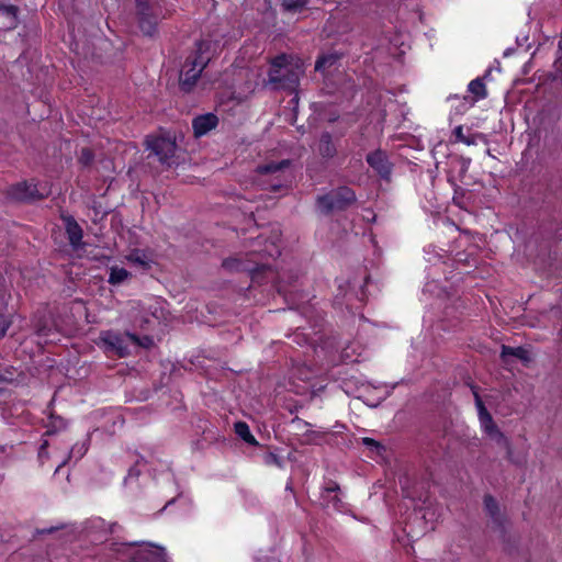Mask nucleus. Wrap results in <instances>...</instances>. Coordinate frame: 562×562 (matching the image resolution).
<instances>
[{
    "label": "nucleus",
    "mask_w": 562,
    "mask_h": 562,
    "mask_svg": "<svg viewBox=\"0 0 562 562\" xmlns=\"http://www.w3.org/2000/svg\"><path fill=\"white\" fill-rule=\"evenodd\" d=\"M304 69L300 63L292 64L285 55L276 57L269 70V82L278 89L294 90Z\"/></svg>",
    "instance_id": "f257e3e1"
},
{
    "label": "nucleus",
    "mask_w": 562,
    "mask_h": 562,
    "mask_svg": "<svg viewBox=\"0 0 562 562\" xmlns=\"http://www.w3.org/2000/svg\"><path fill=\"white\" fill-rule=\"evenodd\" d=\"M211 47V42L202 41L198 44L196 53L194 56L188 57L181 72L180 86L183 91H190L195 85L201 72L211 59L207 54Z\"/></svg>",
    "instance_id": "f03ea898"
},
{
    "label": "nucleus",
    "mask_w": 562,
    "mask_h": 562,
    "mask_svg": "<svg viewBox=\"0 0 562 562\" xmlns=\"http://www.w3.org/2000/svg\"><path fill=\"white\" fill-rule=\"evenodd\" d=\"M475 403L479 411V418L481 422L482 427L484 430L488 434V436L495 440L499 446H502L506 450V458L513 462L517 463L516 460L513 458V447L510 441L507 437L504 436V434L497 428L495 425L492 415L487 412L485 408L482 400L480 396L475 393Z\"/></svg>",
    "instance_id": "7ed1b4c3"
},
{
    "label": "nucleus",
    "mask_w": 562,
    "mask_h": 562,
    "mask_svg": "<svg viewBox=\"0 0 562 562\" xmlns=\"http://www.w3.org/2000/svg\"><path fill=\"white\" fill-rule=\"evenodd\" d=\"M135 1L139 27L145 35L153 36L156 33L158 21L164 18L161 8L156 1Z\"/></svg>",
    "instance_id": "20e7f679"
},
{
    "label": "nucleus",
    "mask_w": 562,
    "mask_h": 562,
    "mask_svg": "<svg viewBox=\"0 0 562 562\" xmlns=\"http://www.w3.org/2000/svg\"><path fill=\"white\" fill-rule=\"evenodd\" d=\"M356 193L348 187H340L337 190L317 198V206L321 212L328 214L336 210H345L356 202Z\"/></svg>",
    "instance_id": "39448f33"
},
{
    "label": "nucleus",
    "mask_w": 562,
    "mask_h": 562,
    "mask_svg": "<svg viewBox=\"0 0 562 562\" xmlns=\"http://www.w3.org/2000/svg\"><path fill=\"white\" fill-rule=\"evenodd\" d=\"M145 144L147 149L157 157L161 165L170 167L175 164L177 145L171 136H147Z\"/></svg>",
    "instance_id": "423d86ee"
},
{
    "label": "nucleus",
    "mask_w": 562,
    "mask_h": 562,
    "mask_svg": "<svg viewBox=\"0 0 562 562\" xmlns=\"http://www.w3.org/2000/svg\"><path fill=\"white\" fill-rule=\"evenodd\" d=\"M101 341L104 344L108 352H113L117 357L130 355V345H140V338L131 333H116L108 330L101 334Z\"/></svg>",
    "instance_id": "0eeeda50"
},
{
    "label": "nucleus",
    "mask_w": 562,
    "mask_h": 562,
    "mask_svg": "<svg viewBox=\"0 0 562 562\" xmlns=\"http://www.w3.org/2000/svg\"><path fill=\"white\" fill-rule=\"evenodd\" d=\"M291 161L288 159L281 160L279 162H268L265 165H260L257 167V172L259 175H271L274 176V179L278 180V183L272 184V190H279L283 187V182L286 181V177L284 176L285 170L289 169Z\"/></svg>",
    "instance_id": "6e6552de"
},
{
    "label": "nucleus",
    "mask_w": 562,
    "mask_h": 562,
    "mask_svg": "<svg viewBox=\"0 0 562 562\" xmlns=\"http://www.w3.org/2000/svg\"><path fill=\"white\" fill-rule=\"evenodd\" d=\"M46 194V190L41 191L36 184L26 182L18 183L9 190V195L18 201L43 199Z\"/></svg>",
    "instance_id": "1a4fd4ad"
},
{
    "label": "nucleus",
    "mask_w": 562,
    "mask_h": 562,
    "mask_svg": "<svg viewBox=\"0 0 562 562\" xmlns=\"http://www.w3.org/2000/svg\"><path fill=\"white\" fill-rule=\"evenodd\" d=\"M367 162L373 168L382 178H389L392 171V165L389 161L386 154L380 149L367 156Z\"/></svg>",
    "instance_id": "9d476101"
},
{
    "label": "nucleus",
    "mask_w": 562,
    "mask_h": 562,
    "mask_svg": "<svg viewBox=\"0 0 562 562\" xmlns=\"http://www.w3.org/2000/svg\"><path fill=\"white\" fill-rule=\"evenodd\" d=\"M217 123H218L217 116L212 113H207V114L195 117L192 122L194 135L196 137L205 135L207 132L213 130L217 125Z\"/></svg>",
    "instance_id": "9b49d317"
},
{
    "label": "nucleus",
    "mask_w": 562,
    "mask_h": 562,
    "mask_svg": "<svg viewBox=\"0 0 562 562\" xmlns=\"http://www.w3.org/2000/svg\"><path fill=\"white\" fill-rule=\"evenodd\" d=\"M66 232L71 247L78 249L82 240V229L71 217L66 220Z\"/></svg>",
    "instance_id": "f8f14e48"
},
{
    "label": "nucleus",
    "mask_w": 562,
    "mask_h": 562,
    "mask_svg": "<svg viewBox=\"0 0 562 562\" xmlns=\"http://www.w3.org/2000/svg\"><path fill=\"white\" fill-rule=\"evenodd\" d=\"M336 146L330 134L324 133L319 138L318 153L324 158H333L336 155Z\"/></svg>",
    "instance_id": "ddd939ff"
},
{
    "label": "nucleus",
    "mask_w": 562,
    "mask_h": 562,
    "mask_svg": "<svg viewBox=\"0 0 562 562\" xmlns=\"http://www.w3.org/2000/svg\"><path fill=\"white\" fill-rule=\"evenodd\" d=\"M501 356L504 360H506L507 357L509 356L516 357L522 360L524 362H528L530 360L529 352L522 347L513 348L508 346H503Z\"/></svg>",
    "instance_id": "4468645a"
},
{
    "label": "nucleus",
    "mask_w": 562,
    "mask_h": 562,
    "mask_svg": "<svg viewBox=\"0 0 562 562\" xmlns=\"http://www.w3.org/2000/svg\"><path fill=\"white\" fill-rule=\"evenodd\" d=\"M468 89L474 95V100L484 99L487 95L485 83L481 78L472 80Z\"/></svg>",
    "instance_id": "2eb2a0df"
},
{
    "label": "nucleus",
    "mask_w": 562,
    "mask_h": 562,
    "mask_svg": "<svg viewBox=\"0 0 562 562\" xmlns=\"http://www.w3.org/2000/svg\"><path fill=\"white\" fill-rule=\"evenodd\" d=\"M235 432L247 443L257 445V440L251 435L249 426L244 422H237L235 424Z\"/></svg>",
    "instance_id": "dca6fc26"
},
{
    "label": "nucleus",
    "mask_w": 562,
    "mask_h": 562,
    "mask_svg": "<svg viewBox=\"0 0 562 562\" xmlns=\"http://www.w3.org/2000/svg\"><path fill=\"white\" fill-rule=\"evenodd\" d=\"M127 260L134 265H137L142 268H149L150 266V259L148 258V256L143 252L142 250L139 249H135L133 250L128 256H127Z\"/></svg>",
    "instance_id": "f3484780"
},
{
    "label": "nucleus",
    "mask_w": 562,
    "mask_h": 562,
    "mask_svg": "<svg viewBox=\"0 0 562 562\" xmlns=\"http://www.w3.org/2000/svg\"><path fill=\"white\" fill-rule=\"evenodd\" d=\"M130 276V272L120 267H112L110 271L109 282L111 284H120L125 281Z\"/></svg>",
    "instance_id": "a211bd4d"
},
{
    "label": "nucleus",
    "mask_w": 562,
    "mask_h": 562,
    "mask_svg": "<svg viewBox=\"0 0 562 562\" xmlns=\"http://www.w3.org/2000/svg\"><path fill=\"white\" fill-rule=\"evenodd\" d=\"M484 506L488 515L496 519L498 515V505L495 498L491 495H485Z\"/></svg>",
    "instance_id": "6ab92c4d"
},
{
    "label": "nucleus",
    "mask_w": 562,
    "mask_h": 562,
    "mask_svg": "<svg viewBox=\"0 0 562 562\" xmlns=\"http://www.w3.org/2000/svg\"><path fill=\"white\" fill-rule=\"evenodd\" d=\"M335 61H336V57L333 55L323 56L316 60L315 70L323 71L327 67H331L335 64Z\"/></svg>",
    "instance_id": "aec40b11"
},
{
    "label": "nucleus",
    "mask_w": 562,
    "mask_h": 562,
    "mask_svg": "<svg viewBox=\"0 0 562 562\" xmlns=\"http://www.w3.org/2000/svg\"><path fill=\"white\" fill-rule=\"evenodd\" d=\"M282 5L286 11H299L306 5V0H283Z\"/></svg>",
    "instance_id": "412c9836"
},
{
    "label": "nucleus",
    "mask_w": 562,
    "mask_h": 562,
    "mask_svg": "<svg viewBox=\"0 0 562 562\" xmlns=\"http://www.w3.org/2000/svg\"><path fill=\"white\" fill-rule=\"evenodd\" d=\"M248 80H247V88H252L257 85L258 79L261 77V70L259 68L256 69H248L245 71Z\"/></svg>",
    "instance_id": "4be33fe9"
},
{
    "label": "nucleus",
    "mask_w": 562,
    "mask_h": 562,
    "mask_svg": "<svg viewBox=\"0 0 562 562\" xmlns=\"http://www.w3.org/2000/svg\"><path fill=\"white\" fill-rule=\"evenodd\" d=\"M363 445H366L370 450L374 451L376 454L381 456L385 448L378 441L371 438H362Z\"/></svg>",
    "instance_id": "5701e85b"
},
{
    "label": "nucleus",
    "mask_w": 562,
    "mask_h": 562,
    "mask_svg": "<svg viewBox=\"0 0 562 562\" xmlns=\"http://www.w3.org/2000/svg\"><path fill=\"white\" fill-rule=\"evenodd\" d=\"M93 160L92 151L89 148H82L79 156V161L83 166H88Z\"/></svg>",
    "instance_id": "b1692460"
},
{
    "label": "nucleus",
    "mask_w": 562,
    "mask_h": 562,
    "mask_svg": "<svg viewBox=\"0 0 562 562\" xmlns=\"http://www.w3.org/2000/svg\"><path fill=\"white\" fill-rule=\"evenodd\" d=\"M11 325V321L0 312V338L3 337Z\"/></svg>",
    "instance_id": "393cba45"
},
{
    "label": "nucleus",
    "mask_w": 562,
    "mask_h": 562,
    "mask_svg": "<svg viewBox=\"0 0 562 562\" xmlns=\"http://www.w3.org/2000/svg\"><path fill=\"white\" fill-rule=\"evenodd\" d=\"M269 257H278L280 256L281 251L279 246L276 244V241L270 243L269 246L266 247L263 250Z\"/></svg>",
    "instance_id": "a878e982"
},
{
    "label": "nucleus",
    "mask_w": 562,
    "mask_h": 562,
    "mask_svg": "<svg viewBox=\"0 0 562 562\" xmlns=\"http://www.w3.org/2000/svg\"><path fill=\"white\" fill-rule=\"evenodd\" d=\"M0 10H1L3 13H5V14H8V15H11V16H13V18H14V16H15V14H16V8H15V7H13V5L2 7V8H0Z\"/></svg>",
    "instance_id": "bb28decb"
},
{
    "label": "nucleus",
    "mask_w": 562,
    "mask_h": 562,
    "mask_svg": "<svg viewBox=\"0 0 562 562\" xmlns=\"http://www.w3.org/2000/svg\"><path fill=\"white\" fill-rule=\"evenodd\" d=\"M338 490H339V486L337 484H333L330 486L325 487L324 492L329 494V493L336 492Z\"/></svg>",
    "instance_id": "cd10ccee"
},
{
    "label": "nucleus",
    "mask_w": 562,
    "mask_h": 562,
    "mask_svg": "<svg viewBox=\"0 0 562 562\" xmlns=\"http://www.w3.org/2000/svg\"><path fill=\"white\" fill-rule=\"evenodd\" d=\"M149 345H151V339L149 337H144L143 339H140L139 346L148 347Z\"/></svg>",
    "instance_id": "c85d7f7f"
},
{
    "label": "nucleus",
    "mask_w": 562,
    "mask_h": 562,
    "mask_svg": "<svg viewBox=\"0 0 562 562\" xmlns=\"http://www.w3.org/2000/svg\"><path fill=\"white\" fill-rule=\"evenodd\" d=\"M456 135L459 139L464 140L461 126L456 128Z\"/></svg>",
    "instance_id": "c756f323"
},
{
    "label": "nucleus",
    "mask_w": 562,
    "mask_h": 562,
    "mask_svg": "<svg viewBox=\"0 0 562 562\" xmlns=\"http://www.w3.org/2000/svg\"><path fill=\"white\" fill-rule=\"evenodd\" d=\"M138 474H139V472H138V471H136L134 468H132V469L130 470V473H128V475H130V476H132V475L138 476Z\"/></svg>",
    "instance_id": "7c9ffc66"
},
{
    "label": "nucleus",
    "mask_w": 562,
    "mask_h": 562,
    "mask_svg": "<svg viewBox=\"0 0 562 562\" xmlns=\"http://www.w3.org/2000/svg\"><path fill=\"white\" fill-rule=\"evenodd\" d=\"M157 558L159 562H166L165 558L161 554H158Z\"/></svg>",
    "instance_id": "2f4dec72"
}]
</instances>
